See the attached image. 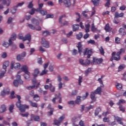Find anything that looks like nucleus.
I'll use <instances>...</instances> for the list:
<instances>
[{
	"mask_svg": "<svg viewBox=\"0 0 126 126\" xmlns=\"http://www.w3.org/2000/svg\"><path fill=\"white\" fill-rule=\"evenodd\" d=\"M39 73H40V71L39 70V69L38 68L34 69V72L32 73V75L34 78L32 80L33 86L27 87V89H28V90H30L31 89H34L35 87H36V88H38L39 86H40V83H38V81H37L35 78V77H37V76H38V74H39Z\"/></svg>",
	"mask_w": 126,
	"mask_h": 126,
	"instance_id": "obj_1",
	"label": "nucleus"
},
{
	"mask_svg": "<svg viewBox=\"0 0 126 126\" xmlns=\"http://www.w3.org/2000/svg\"><path fill=\"white\" fill-rule=\"evenodd\" d=\"M17 99H18V101L16 102V106L17 108H19L21 113H24L25 109H29V105L21 104V96L20 95H17Z\"/></svg>",
	"mask_w": 126,
	"mask_h": 126,
	"instance_id": "obj_2",
	"label": "nucleus"
},
{
	"mask_svg": "<svg viewBox=\"0 0 126 126\" xmlns=\"http://www.w3.org/2000/svg\"><path fill=\"white\" fill-rule=\"evenodd\" d=\"M65 118V115L63 114L62 116L60 117L58 120L56 119H54V123L53 125H55V126H61V124L62 123V122L63 121V119Z\"/></svg>",
	"mask_w": 126,
	"mask_h": 126,
	"instance_id": "obj_3",
	"label": "nucleus"
},
{
	"mask_svg": "<svg viewBox=\"0 0 126 126\" xmlns=\"http://www.w3.org/2000/svg\"><path fill=\"white\" fill-rule=\"evenodd\" d=\"M20 66H21L20 63H15L14 61H12L10 68L11 69H13V68H15V69H19V68H20Z\"/></svg>",
	"mask_w": 126,
	"mask_h": 126,
	"instance_id": "obj_4",
	"label": "nucleus"
},
{
	"mask_svg": "<svg viewBox=\"0 0 126 126\" xmlns=\"http://www.w3.org/2000/svg\"><path fill=\"white\" fill-rule=\"evenodd\" d=\"M80 63L82 64V65H83L84 66H87L88 65V64H90L91 63V61L88 59H87L85 60V62H84V60L82 59H80L79 60Z\"/></svg>",
	"mask_w": 126,
	"mask_h": 126,
	"instance_id": "obj_5",
	"label": "nucleus"
},
{
	"mask_svg": "<svg viewBox=\"0 0 126 126\" xmlns=\"http://www.w3.org/2000/svg\"><path fill=\"white\" fill-rule=\"evenodd\" d=\"M84 55L87 56L88 59H90V57L92 56V50H89L88 48H86L84 51Z\"/></svg>",
	"mask_w": 126,
	"mask_h": 126,
	"instance_id": "obj_6",
	"label": "nucleus"
},
{
	"mask_svg": "<svg viewBox=\"0 0 126 126\" xmlns=\"http://www.w3.org/2000/svg\"><path fill=\"white\" fill-rule=\"evenodd\" d=\"M114 120L115 121H117L118 124H119V125H121L122 126H124V122L123 121L124 120V119L121 117H119V116H117L116 115H114Z\"/></svg>",
	"mask_w": 126,
	"mask_h": 126,
	"instance_id": "obj_7",
	"label": "nucleus"
},
{
	"mask_svg": "<svg viewBox=\"0 0 126 126\" xmlns=\"http://www.w3.org/2000/svg\"><path fill=\"white\" fill-rule=\"evenodd\" d=\"M67 104H68V105H72L73 107H74V104H77L78 105L79 104V96H77V99L75 102L73 100H70L67 102Z\"/></svg>",
	"mask_w": 126,
	"mask_h": 126,
	"instance_id": "obj_8",
	"label": "nucleus"
},
{
	"mask_svg": "<svg viewBox=\"0 0 126 126\" xmlns=\"http://www.w3.org/2000/svg\"><path fill=\"white\" fill-rule=\"evenodd\" d=\"M112 57H114V60L115 61H117V62L121 60V55L120 54H118V53H116V52H114L112 54Z\"/></svg>",
	"mask_w": 126,
	"mask_h": 126,
	"instance_id": "obj_9",
	"label": "nucleus"
},
{
	"mask_svg": "<svg viewBox=\"0 0 126 126\" xmlns=\"http://www.w3.org/2000/svg\"><path fill=\"white\" fill-rule=\"evenodd\" d=\"M41 44L44 48H49V42L46 40L45 38L43 37L41 39Z\"/></svg>",
	"mask_w": 126,
	"mask_h": 126,
	"instance_id": "obj_10",
	"label": "nucleus"
},
{
	"mask_svg": "<svg viewBox=\"0 0 126 126\" xmlns=\"http://www.w3.org/2000/svg\"><path fill=\"white\" fill-rule=\"evenodd\" d=\"M47 110H49L50 111L48 112L49 116H52L54 114V109L52 107V105L51 104H48L47 107Z\"/></svg>",
	"mask_w": 126,
	"mask_h": 126,
	"instance_id": "obj_11",
	"label": "nucleus"
},
{
	"mask_svg": "<svg viewBox=\"0 0 126 126\" xmlns=\"http://www.w3.org/2000/svg\"><path fill=\"white\" fill-rule=\"evenodd\" d=\"M13 84L14 86L15 87H18V85H19V84H23V81H22V80H19V81L17 80H15L13 81Z\"/></svg>",
	"mask_w": 126,
	"mask_h": 126,
	"instance_id": "obj_12",
	"label": "nucleus"
},
{
	"mask_svg": "<svg viewBox=\"0 0 126 126\" xmlns=\"http://www.w3.org/2000/svg\"><path fill=\"white\" fill-rule=\"evenodd\" d=\"M15 40H16V34L13 33L11 35V37L9 39V43L10 45H12V41H15Z\"/></svg>",
	"mask_w": 126,
	"mask_h": 126,
	"instance_id": "obj_13",
	"label": "nucleus"
},
{
	"mask_svg": "<svg viewBox=\"0 0 126 126\" xmlns=\"http://www.w3.org/2000/svg\"><path fill=\"white\" fill-rule=\"evenodd\" d=\"M104 30L106 32H109V33H111V32H112V28L110 27V25L109 24L105 25Z\"/></svg>",
	"mask_w": 126,
	"mask_h": 126,
	"instance_id": "obj_14",
	"label": "nucleus"
},
{
	"mask_svg": "<svg viewBox=\"0 0 126 126\" xmlns=\"http://www.w3.org/2000/svg\"><path fill=\"white\" fill-rule=\"evenodd\" d=\"M94 63L96 64H99L103 63V59L102 58H94Z\"/></svg>",
	"mask_w": 126,
	"mask_h": 126,
	"instance_id": "obj_15",
	"label": "nucleus"
},
{
	"mask_svg": "<svg viewBox=\"0 0 126 126\" xmlns=\"http://www.w3.org/2000/svg\"><path fill=\"white\" fill-rule=\"evenodd\" d=\"M119 32L122 36H125L126 35V32L124 28H121L119 30Z\"/></svg>",
	"mask_w": 126,
	"mask_h": 126,
	"instance_id": "obj_16",
	"label": "nucleus"
},
{
	"mask_svg": "<svg viewBox=\"0 0 126 126\" xmlns=\"http://www.w3.org/2000/svg\"><path fill=\"white\" fill-rule=\"evenodd\" d=\"M103 87H97V88L94 92L95 94H99V95H101V92H102V88Z\"/></svg>",
	"mask_w": 126,
	"mask_h": 126,
	"instance_id": "obj_17",
	"label": "nucleus"
},
{
	"mask_svg": "<svg viewBox=\"0 0 126 126\" xmlns=\"http://www.w3.org/2000/svg\"><path fill=\"white\" fill-rule=\"evenodd\" d=\"M31 41V35L30 33H28L24 37L23 41Z\"/></svg>",
	"mask_w": 126,
	"mask_h": 126,
	"instance_id": "obj_18",
	"label": "nucleus"
},
{
	"mask_svg": "<svg viewBox=\"0 0 126 126\" xmlns=\"http://www.w3.org/2000/svg\"><path fill=\"white\" fill-rule=\"evenodd\" d=\"M114 15H115L114 18L116 19V18H119V17H124V13H121L120 14H119V12H115Z\"/></svg>",
	"mask_w": 126,
	"mask_h": 126,
	"instance_id": "obj_19",
	"label": "nucleus"
},
{
	"mask_svg": "<svg viewBox=\"0 0 126 126\" xmlns=\"http://www.w3.org/2000/svg\"><path fill=\"white\" fill-rule=\"evenodd\" d=\"M104 77H105V76L102 75L101 76L100 78H99L97 80V81H98L99 83H100V87H104V84L103 83V80H102V79H103Z\"/></svg>",
	"mask_w": 126,
	"mask_h": 126,
	"instance_id": "obj_20",
	"label": "nucleus"
},
{
	"mask_svg": "<svg viewBox=\"0 0 126 126\" xmlns=\"http://www.w3.org/2000/svg\"><path fill=\"white\" fill-rule=\"evenodd\" d=\"M21 70L23 72H25V73H27V72H29L28 71V66L26 65H24L21 67Z\"/></svg>",
	"mask_w": 126,
	"mask_h": 126,
	"instance_id": "obj_21",
	"label": "nucleus"
},
{
	"mask_svg": "<svg viewBox=\"0 0 126 126\" xmlns=\"http://www.w3.org/2000/svg\"><path fill=\"white\" fill-rule=\"evenodd\" d=\"M88 96H89V93H86V95H84L83 96H79V102H81V101L83 100H85V99H86L87 98V97H88Z\"/></svg>",
	"mask_w": 126,
	"mask_h": 126,
	"instance_id": "obj_22",
	"label": "nucleus"
},
{
	"mask_svg": "<svg viewBox=\"0 0 126 126\" xmlns=\"http://www.w3.org/2000/svg\"><path fill=\"white\" fill-rule=\"evenodd\" d=\"M95 94L94 92H92L90 94V98L92 101H94V102H96V97L95 96Z\"/></svg>",
	"mask_w": 126,
	"mask_h": 126,
	"instance_id": "obj_23",
	"label": "nucleus"
},
{
	"mask_svg": "<svg viewBox=\"0 0 126 126\" xmlns=\"http://www.w3.org/2000/svg\"><path fill=\"white\" fill-rule=\"evenodd\" d=\"M63 2L67 6V7H69V6L71 5L70 0H64Z\"/></svg>",
	"mask_w": 126,
	"mask_h": 126,
	"instance_id": "obj_24",
	"label": "nucleus"
},
{
	"mask_svg": "<svg viewBox=\"0 0 126 126\" xmlns=\"http://www.w3.org/2000/svg\"><path fill=\"white\" fill-rule=\"evenodd\" d=\"M31 118H33L35 122H40V117L39 116H35L33 114H32Z\"/></svg>",
	"mask_w": 126,
	"mask_h": 126,
	"instance_id": "obj_25",
	"label": "nucleus"
},
{
	"mask_svg": "<svg viewBox=\"0 0 126 126\" xmlns=\"http://www.w3.org/2000/svg\"><path fill=\"white\" fill-rule=\"evenodd\" d=\"M101 107H97L94 111V116H98V115H99V113H100V112H101Z\"/></svg>",
	"mask_w": 126,
	"mask_h": 126,
	"instance_id": "obj_26",
	"label": "nucleus"
},
{
	"mask_svg": "<svg viewBox=\"0 0 126 126\" xmlns=\"http://www.w3.org/2000/svg\"><path fill=\"white\" fill-rule=\"evenodd\" d=\"M31 22L32 23V24H34V25H39V21L35 18H33L31 20Z\"/></svg>",
	"mask_w": 126,
	"mask_h": 126,
	"instance_id": "obj_27",
	"label": "nucleus"
},
{
	"mask_svg": "<svg viewBox=\"0 0 126 126\" xmlns=\"http://www.w3.org/2000/svg\"><path fill=\"white\" fill-rule=\"evenodd\" d=\"M9 65V62L8 61H6L3 63V68L4 70H6L7 66Z\"/></svg>",
	"mask_w": 126,
	"mask_h": 126,
	"instance_id": "obj_28",
	"label": "nucleus"
},
{
	"mask_svg": "<svg viewBox=\"0 0 126 126\" xmlns=\"http://www.w3.org/2000/svg\"><path fill=\"white\" fill-rule=\"evenodd\" d=\"M91 1L94 6H98L100 2V0H91Z\"/></svg>",
	"mask_w": 126,
	"mask_h": 126,
	"instance_id": "obj_29",
	"label": "nucleus"
},
{
	"mask_svg": "<svg viewBox=\"0 0 126 126\" xmlns=\"http://www.w3.org/2000/svg\"><path fill=\"white\" fill-rule=\"evenodd\" d=\"M6 111V107L5 106V105L3 104L1 106V107L0 108V113H3Z\"/></svg>",
	"mask_w": 126,
	"mask_h": 126,
	"instance_id": "obj_30",
	"label": "nucleus"
},
{
	"mask_svg": "<svg viewBox=\"0 0 126 126\" xmlns=\"http://www.w3.org/2000/svg\"><path fill=\"white\" fill-rule=\"evenodd\" d=\"M43 6H44V3L38 4V8L36 9V12L38 11H40V10H42V8H43Z\"/></svg>",
	"mask_w": 126,
	"mask_h": 126,
	"instance_id": "obj_31",
	"label": "nucleus"
},
{
	"mask_svg": "<svg viewBox=\"0 0 126 126\" xmlns=\"http://www.w3.org/2000/svg\"><path fill=\"white\" fill-rule=\"evenodd\" d=\"M29 103L32 107H33V108H37L38 107V104L37 103L33 102V101L31 100H29Z\"/></svg>",
	"mask_w": 126,
	"mask_h": 126,
	"instance_id": "obj_32",
	"label": "nucleus"
},
{
	"mask_svg": "<svg viewBox=\"0 0 126 126\" xmlns=\"http://www.w3.org/2000/svg\"><path fill=\"white\" fill-rule=\"evenodd\" d=\"M37 12H39L40 14H41V15H42V16L47 15V13H48V12L44 10H40V11H37Z\"/></svg>",
	"mask_w": 126,
	"mask_h": 126,
	"instance_id": "obj_33",
	"label": "nucleus"
},
{
	"mask_svg": "<svg viewBox=\"0 0 126 126\" xmlns=\"http://www.w3.org/2000/svg\"><path fill=\"white\" fill-rule=\"evenodd\" d=\"M24 76L26 80H29V78H30V72H28L27 73H25Z\"/></svg>",
	"mask_w": 126,
	"mask_h": 126,
	"instance_id": "obj_34",
	"label": "nucleus"
},
{
	"mask_svg": "<svg viewBox=\"0 0 126 126\" xmlns=\"http://www.w3.org/2000/svg\"><path fill=\"white\" fill-rule=\"evenodd\" d=\"M78 29H79V25L75 24L73 25V31L74 32L77 31Z\"/></svg>",
	"mask_w": 126,
	"mask_h": 126,
	"instance_id": "obj_35",
	"label": "nucleus"
},
{
	"mask_svg": "<svg viewBox=\"0 0 126 126\" xmlns=\"http://www.w3.org/2000/svg\"><path fill=\"white\" fill-rule=\"evenodd\" d=\"M17 10V7L15 6L11 8V13L14 14V13H16V11Z\"/></svg>",
	"mask_w": 126,
	"mask_h": 126,
	"instance_id": "obj_36",
	"label": "nucleus"
},
{
	"mask_svg": "<svg viewBox=\"0 0 126 126\" xmlns=\"http://www.w3.org/2000/svg\"><path fill=\"white\" fill-rule=\"evenodd\" d=\"M33 100L34 101H35L36 102H38L40 101V96L38 94H35L33 96Z\"/></svg>",
	"mask_w": 126,
	"mask_h": 126,
	"instance_id": "obj_37",
	"label": "nucleus"
},
{
	"mask_svg": "<svg viewBox=\"0 0 126 126\" xmlns=\"http://www.w3.org/2000/svg\"><path fill=\"white\" fill-rule=\"evenodd\" d=\"M7 0V1L5 0H3L2 3L3 4H7V6H9L11 0Z\"/></svg>",
	"mask_w": 126,
	"mask_h": 126,
	"instance_id": "obj_38",
	"label": "nucleus"
},
{
	"mask_svg": "<svg viewBox=\"0 0 126 126\" xmlns=\"http://www.w3.org/2000/svg\"><path fill=\"white\" fill-rule=\"evenodd\" d=\"M50 85V90L51 92H55V91L56 90V88L53 86V84L52 83H50L49 84Z\"/></svg>",
	"mask_w": 126,
	"mask_h": 126,
	"instance_id": "obj_39",
	"label": "nucleus"
},
{
	"mask_svg": "<svg viewBox=\"0 0 126 126\" xmlns=\"http://www.w3.org/2000/svg\"><path fill=\"white\" fill-rule=\"evenodd\" d=\"M99 51L101 55H102V56H104V55H105V51H104V48H103V47L100 46L99 48Z\"/></svg>",
	"mask_w": 126,
	"mask_h": 126,
	"instance_id": "obj_40",
	"label": "nucleus"
},
{
	"mask_svg": "<svg viewBox=\"0 0 126 126\" xmlns=\"http://www.w3.org/2000/svg\"><path fill=\"white\" fill-rule=\"evenodd\" d=\"M85 31L86 33L89 32V29L90 28V24H88L87 25H85Z\"/></svg>",
	"mask_w": 126,
	"mask_h": 126,
	"instance_id": "obj_41",
	"label": "nucleus"
},
{
	"mask_svg": "<svg viewBox=\"0 0 126 126\" xmlns=\"http://www.w3.org/2000/svg\"><path fill=\"white\" fill-rule=\"evenodd\" d=\"M5 72H6V70H4L0 72V79L2 78V77L4 76V74H5Z\"/></svg>",
	"mask_w": 126,
	"mask_h": 126,
	"instance_id": "obj_42",
	"label": "nucleus"
},
{
	"mask_svg": "<svg viewBox=\"0 0 126 126\" xmlns=\"http://www.w3.org/2000/svg\"><path fill=\"white\" fill-rule=\"evenodd\" d=\"M126 103V100L124 99H120L119 102L117 103L118 106L121 105V104H125Z\"/></svg>",
	"mask_w": 126,
	"mask_h": 126,
	"instance_id": "obj_43",
	"label": "nucleus"
},
{
	"mask_svg": "<svg viewBox=\"0 0 126 126\" xmlns=\"http://www.w3.org/2000/svg\"><path fill=\"white\" fill-rule=\"evenodd\" d=\"M50 34H51V33L48 31H45L42 32V35L44 37H46V36H48V35H50Z\"/></svg>",
	"mask_w": 126,
	"mask_h": 126,
	"instance_id": "obj_44",
	"label": "nucleus"
},
{
	"mask_svg": "<svg viewBox=\"0 0 126 126\" xmlns=\"http://www.w3.org/2000/svg\"><path fill=\"white\" fill-rule=\"evenodd\" d=\"M125 67H126V65H125V64H121L118 67L119 71H122Z\"/></svg>",
	"mask_w": 126,
	"mask_h": 126,
	"instance_id": "obj_45",
	"label": "nucleus"
},
{
	"mask_svg": "<svg viewBox=\"0 0 126 126\" xmlns=\"http://www.w3.org/2000/svg\"><path fill=\"white\" fill-rule=\"evenodd\" d=\"M91 31L92 32H95V31H97V28L95 27L94 23L92 24Z\"/></svg>",
	"mask_w": 126,
	"mask_h": 126,
	"instance_id": "obj_46",
	"label": "nucleus"
},
{
	"mask_svg": "<svg viewBox=\"0 0 126 126\" xmlns=\"http://www.w3.org/2000/svg\"><path fill=\"white\" fill-rule=\"evenodd\" d=\"M116 88L118 90H121L123 88V85L122 84L117 83L116 85Z\"/></svg>",
	"mask_w": 126,
	"mask_h": 126,
	"instance_id": "obj_47",
	"label": "nucleus"
},
{
	"mask_svg": "<svg viewBox=\"0 0 126 126\" xmlns=\"http://www.w3.org/2000/svg\"><path fill=\"white\" fill-rule=\"evenodd\" d=\"M126 52V50L124 48H121L120 51L117 52V55H122V53H125Z\"/></svg>",
	"mask_w": 126,
	"mask_h": 126,
	"instance_id": "obj_48",
	"label": "nucleus"
},
{
	"mask_svg": "<svg viewBox=\"0 0 126 126\" xmlns=\"http://www.w3.org/2000/svg\"><path fill=\"white\" fill-rule=\"evenodd\" d=\"M71 54H72V56H76L77 55V54H78V51H77L76 50V49H73L71 51Z\"/></svg>",
	"mask_w": 126,
	"mask_h": 126,
	"instance_id": "obj_49",
	"label": "nucleus"
},
{
	"mask_svg": "<svg viewBox=\"0 0 126 126\" xmlns=\"http://www.w3.org/2000/svg\"><path fill=\"white\" fill-rule=\"evenodd\" d=\"M10 45H11V44H10L9 42L8 43V42H4V43H3V47H5V48H8Z\"/></svg>",
	"mask_w": 126,
	"mask_h": 126,
	"instance_id": "obj_50",
	"label": "nucleus"
},
{
	"mask_svg": "<svg viewBox=\"0 0 126 126\" xmlns=\"http://www.w3.org/2000/svg\"><path fill=\"white\" fill-rule=\"evenodd\" d=\"M13 109H14V105L12 104L9 106V111L10 113H13Z\"/></svg>",
	"mask_w": 126,
	"mask_h": 126,
	"instance_id": "obj_51",
	"label": "nucleus"
},
{
	"mask_svg": "<svg viewBox=\"0 0 126 126\" xmlns=\"http://www.w3.org/2000/svg\"><path fill=\"white\" fill-rule=\"evenodd\" d=\"M119 109L121 112H123V113L126 111V108L123 105H119Z\"/></svg>",
	"mask_w": 126,
	"mask_h": 126,
	"instance_id": "obj_52",
	"label": "nucleus"
},
{
	"mask_svg": "<svg viewBox=\"0 0 126 126\" xmlns=\"http://www.w3.org/2000/svg\"><path fill=\"white\" fill-rule=\"evenodd\" d=\"M46 19H48V18H54V14H47L46 16Z\"/></svg>",
	"mask_w": 126,
	"mask_h": 126,
	"instance_id": "obj_53",
	"label": "nucleus"
},
{
	"mask_svg": "<svg viewBox=\"0 0 126 126\" xmlns=\"http://www.w3.org/2000/svg\"><path fill=\"white\" fill-rule=\"evenodd\" d=\"M92 69L91 68H88L85 72V74L86 76H87V75H88V74H89V72H90V71H91Z\"/></svg>",
	"mask_w": 126,
	"mask_h": 126,
	"instance_id": "obj_54",
	"label": "nucleus"
},
{
	"mask_svg": "<svg viewBox=\"0 0 126 126\" xmlns=\"http://www.w3.org/2000/svg\"><path fill=\"white\" fill-rule=\"evenodd\" d=\"M103 122L104 123H109V122H110V118H109L108 117H104L103 119Z\"/></svg>",
	"mask_w": 126,
	"mask_h": 126,
	"instance_id": "obj_55",
	"label": "nucleus"
},
{
	"mask_svg": "<svg viewBox=\"0 0 126 126\" xmlns=\"http://www.w3.org/2000/svg\"><path fill=\"white\" fill-rule=\"evenodd\" d=\"M35 11H36V9H35L34 8H32L31 9V11L29 12V13L31 15H33V14L35 13Z\"/></svg>",
	"mask_w": 126,
	"mask_h": 126,
	"instance_id": "obj_56",
	"label": "nucleus"
},
{
	"mask_svg": "<svg viewBox=\"0 0 126 126\" xmlns=\"http://www.w3.org/2000/svg\"><path fill=\"white\" fill-rule=\"evenodd\" d=\"M33 6H34V4H33V1H32L31 2H30V3H29V5L28 6V8H32V7H33Z\"/></svg>",
	"mask_w": 126,
	"mask_h": 126,
	"instance_id": "obj_57",
	"label": "nucleus"
},
{
	"mask_svg": "<svg viewBox=\"0 0 126 126\" xmlns=\"http://www.w3.org/2000/svg\"><path fill=\"white\" fill-rule=\"evenodd\" d=\"M5 94H9V91H7L6 92L3 91L2 92H1V96H4V95H5Z\"/></svg>",
	"mask_w": 126,
	"mask_h": 126,
	"instance_id": "obj_58",
	"label": "nucleus"
},
{
	"mask_svg": "<svg viewBox=\"0 0 126 126\" xmlns=\"http://www.w3.org/2000/svg\"><path fill=\"white\" fill-rule=\"evenodd\" d=\"M28 26H29L30 29H32V30H35L36 29V28L32 24H28Z\"/></svg>",
	"mask_w": 126,
	"mask_h": 126,
	"instance_id": "obj_59",
	"label": "nucleus"
},
{
	"mask_svg": "<svg viewBox=\"0 0 126 126\" xmlns=\"http://www.w3.org/2000/svg\"><path fill=\"white\" fill-rule=\"evenodd\" d=\"M14 94H15V92L14 91H12L11 92V95L10 96V99H14V98H15V96L14 95Z\"/></svg>",
	"mask_w": 126,
	"mask_h": 126,
	"instance_id": "obj_60",
	"label": "nucleus"
},
{
	"mask_svg": "<svg viewBox=\"0 0 126 126\" xmlns=\"http://www.w3.org/2000/svg\"><path fill=\"white\" fill-rule=\"evenodd\" d=\"M115 43L116 44H120V43H121V38L118 37H115Z\"/></svg>",
	"mask_w": 126,
	"mask_h": 126,
	"instance_id": "obj_61",
	"label": "nucleus"
},
{
	"mask_svg": "<svg viewBox=\"0 0 126 126\" xmlns=\"http://www.w3.org/2000/svg\"><path fill=\"white\" fill-rule=\"evenodd\" d=\"M48 72L47 70H46V69H44L42 70L41 73H40V75L42 76V75H44V74H47V73Z\"/></svg>",
	"mask_w": 126,
	"mask_h": 126,
	"instance_id": "obj_62",
	"label": "nucleus"
},
{
	"mask_svg": "<svg viewBox=\"0 0 126 126\" xmlns=\"http://www.w3.org/2000/svg\"><path fill=\"white\" fill-rule=\"evenodd\" d=\"M20 115L22 117L27 118V117H28L29 116V113L26 112L25 114L21 113Z\"/></svg>",
	"mask_w": 126,
	"mask_h": 126,
	"instance_id": "obj_63",
	"label": "nucleus"
},
{
	"mask_svg": "<svg viewBox=\"0 0 126 126\" xmlns=\"http://www.w3.org/2000/svg\"><path fill=\"white\" fill-rule=\"evenodd\" d=\"M79 126H85V125H84V121L81 120L79 122Z\"/></svg>",
	"mask_w": 126,
	"mask_h": 126,
	"instance_id": "obj_64",
	"label": "nucleus"
}]
</instances>
